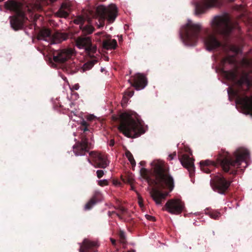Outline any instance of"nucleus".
Segmentation results:
<instances>
[{"label": "nucleus", "mask_w": 252, "mask_h": 252, "mask_svg": "<svg viewBox=\"0 0 252 252\" xmlns=\"http://www.w3.org/2000/svg\"><path fill=\"white\" fill-rule=\"evenodd\" d=\"M152 171L155 179L151 178L149 171L145 168L140 170V175L144 179L149 186L153 188L150 191V195L157 205H160L162 201L166 199L169 192H162L158 189H168L169 192L172 191L175 187L174 180L169 172L168 165L164 162L157 160L151 163Z\"/></svg>", "instance_id": "nucleus-1"}, {"label": "nucleus", "mask_w": 252, "mask_h": 252, "mask_svg": "<svg viewBox=\"0 0 252 252\" xmlns=\"http://www.w3.org/2000/svg\"><path fill=\"white\" fill-rule=\"evenodd\" d=\"M249 157V151L243 148H238L232 155L222 149L218 155L216 162L210 160L201 161L200 168L204 172L209 173L213 168L220 165L223 172L235 175L237 174V169L240 167L241 163L246 162ZM246 164L247 165V162Z\"/></svg>", "instance_id": "nucleus-2"}, {"label": "nucleus", "mask_w": 252, "mask_h": 252, "mask_svg": "<svg viewBox=\"0 0 252 252\" xmlns=\"http://www.w3.org/2000/svg\"><path fill=\"white\" fill-rule=\"evenodd\" d=\"M112 119L113 121L119 122L118 129L128 138H135L145 132L140 121L127 113H121L119 116L113 115Z\"/></svg>", "instance_id": "nucleus-3"}, {"label": "nucleus", "mask_w": 252, "mask_h": 252, "mask_svg": "<svg viewBox=\"0 0 252 252\" xmlns=\"http://www.w3.org/2000/svg\"><path fill=\"white\" fill-rule=\"evenodd\" d=\"M252 85L248 75L245 74L235 81L236 88L231 89V91L232 94L237 97V102L242 106L247 114L252 116V95H246V92L249 91Z\"/></svg>", "instance_id": "nucleus-4"}, {"label": "nucleus", "mask_w": 252, "mask_h": 252, "mask_svg": "<svg viewBox=\"0 0 252 252\" xmlns=\"http://www.w3.org/2000/svg\"><path fill=\"white\" fill-rule=\"evenodd\" d=\"M202 29L200 24H195L189 20L180 29L181 38L186 45L194 46L200 37Z\"/></svg>", "instance_id": "nucleus-5"}, {"label": "nucleus", "mask_w": 252, "mask_h": 252, "mask_svg": "<svg viewBox=\"0 0 252 252\" xmlns=\"http://www.w3.org/2000/svg\"><path fill=\"white\" fill-rule=\"evenodd\" d=\"M4 5L7 9L15 14L10 17V23L12 29L15 31L22 29L24 26V23L27 18L22 9L21 3L14 0H8L5 2Z\"/></svg>", "instance_id": "nucleus-6"}, {"label": "nucleus", "mask_w": 252, "mask_h": 252, "mask_svg": "<svg viewBox=\"0 0 252 252\" xmlns=\"http://www.w3.org/2000/svg\"><path fill=\"white\" fill-rule=\"evenodd\" d=\"M235 26L227 14L215 16L212 22L214 32L226 37L230 35Z\"/></svg>", "instance_id": "nucleus-7"}, {"label": "nucleus", "mask_w": 252, "mask_h": 252, "mask_svg": "<svg viewBox=\"0 0 252 252\" xmlns=\"http://www.w3.org/2000/svg\"><path fill=\"white\" fill-rule=\"evenodd\" d=\"M117 8L114 4H110L108 7L103 5L98 6L96 8L95 15L99 22L98 28L104 26L105 20L109 24L113 23L117 17Z\"/></svg>", "instance_id": "nucleus-8"}, {"label": "nucleus", "mask_w": 252, "mask_h": 252, "mask_svg": "<svg viewBox=\"0 0 252 252\" xmlns=\"http://www.w3.org/2000/svg\"><path fill=\"white\" fill-rule=\"evenodd\" d=\"M89 124L85 120L81 123V129L83 132L81 134L80 141L77 142L73 146V151L77 156H84L86 153L89 152L90 149L93 148V144L89 141L86 135L87 131H90L88 126Z\"/></svg>", "instance_id": "nucleus-9"}, {"label": "nucleus", "mask_w": 252, "mask_h": 252, "mask_svg": "<svg viewBox=\"0 0 252 252\" xmlns=\"http://www.w3.org/2000/svg\"><path fill=\"white\" fill-rule=\"evenodd\" d=\"M68 38V34L65 32H57L54 34L49 29L43 28L40 30L37 35L38 40H43L51 44H57L65 40Z\"/></svg>", "instance_id": "nucleus-10"}, {"label": "nucleus", "mask_w": 252, "mask_h": 252, "mask_svg": "<svg viewBox=\"0 0 252 252\" xmlns=\"http://www.w3.org/2000/svg\"><path fill=\"white\" fill-rule=\"evenodd\" d=\"M232 182V178H226L222 174H219L211 179L210 185L215 191L224 194L228 190Z\"/></svg>", "instance_id": "nucleus-11"}, {"label": "nucleus", "mask_w": 252, "mask_h": 252, "mask_svg": "<svg viewBox=\"0 0 252 252\" xmlns=\"http://www.w3.org/2000/svg\"><path fill=\"white\" fill-rule=\"evenodd\" d=\"M91 158H87L88 161L95 168H105L109 163L107 155L97 151H91L89 153Z\"/></svg>", "instance_id": "nucleus-12"}, {"label": "nucleus", "mask_w": 252, "mask_h": 252, "mask_svg": "<svg viewBox=\"0 0 252 252\" xmlns=\"http://www.w3.org/2000/svg\"><path fill=\"white\" fill-rule=\"evenodd\" d=\"M184 203L178 199H171L168 200L162 210L173 215H179L184 210Z\"/></svg>", "instance_id": "nucleus-13"}, {"label": "nucleus", "mask_w": 252, "mask_h": 252, "mask_svg": "<svg viewBox=\"0 0 252 252\" xmlns=\"http://www.w3.org/2000/svg\"><path fill=\"white\" fill-rule=\"evenodd\" d=\"M220 0H200L195 2V12L197 15L203 14L212 7L220 4Z\"/></svg>", "instance_id": "nucleus-14"}, {"label": "nucleus", "mask_w": 252, "mask_h": 252, "mask_svg": "<svg viewBox=\"0 0 252 252\" xmlns=\"http://www.w3.org/2000/svg\"><path fill=\"white\" fill-rule=\"evenodd\" d=\"M73 54V50L71 48L57 50L53 53V60L59 64L65 63L71 58Z\"/></svg>", "instance_id": "nucleus-15"}, {"label": "nucleus", "mask_w": 252, "mask_h": 252, "mask_svg": "<svg viewBox=\"0 0 252 252\" xmlns=\"http://www.w3.org/2000/svg\"><path fill=\"white\" fill-rule=\"evenodd\" d=\"M205 36H201L207 50L211 51L221 46V43L217 39L216 36L212 33H210L208 29L204 30Z\"/></svg>", "instance_id": "nucleus-16"}, {"label": "nucleus", "mask_w": 252, "mask_h": 252, "mask_svg": "<svg viewBox=\"0 0 252 252\" xmlns=\"http://www.w3.org/2000/svg\"><path fill=\"white\" fill-rule=\"evenodd\" d=\"M76 46L79 48H84L89 53H94L96 51V47L93 46L90 37L81 36L75 39Z\"/></svg>", "instance_id": "nucleus-17"}, {"label": "nucleus", "mask_w": 252, "mask_h": 252, "mask_svg": "<svg viewBox=\"0 0 252 252\" xmlns=\"http://www.w3.org/2000/svg\"><path fill=\"white\" fill-rule=\"evenodd\" d=\"M128 82L136 90L143 89L147 85L146 77L143 74L139 73L131 76Z\"/></svg>", "instance_id": "nucleus-18"}, {"label": "nucleus", "mask_w": 252, "mask_h": 252, "mask_svg": "<svg viewBox=\"0 0 252 252\" xmlns=\"http://www.w3.org/2000/svg\"><path fill=\"white\" fill-rule=\"evenodd\" d=\"M179 160L182 165L188 170L190 177L193 176L195 172L194 160L186 154H184L179 157Z\"/></svg>", "instance_id": "nucleus-19"}, {"label": "nucleus", "mask_w": 252, "mask_h": 252, "mask_svg": "<svg viewBox=\"0 0 252 252\" xmlns=\"http://www.w3.org/2000/svg\"><path fill=\"white\" fill-rule=\"evenodd\" d=\"M98 245L97 242L85 239L80 247V252H95Z\"/></svg>", "instance_id": "nucleus-20"}, {"label": "nucleus", "mask_w": 252, "mask_h": 252, "mask_svg": "<svg viewBox=\"0 0 252 252\" xmlns=\"http://www.w3.org/2000/svg\"><path fill=\"white\" fill-rule=\"evenodd\" d=\"M74 23L76 24H81V29L82 30V32L84 34H89L94 31V28L93 26L90 25H87L83 27V24L84 22V19L82 17H79L74 21Z\"/></svg>", "instance_id": "nucleus-21"}, {"label": "nucleus", "mask_w": 252, "mask_h": 252, "mask_svg": "<svg viewBox=\"0 0 252 252\" xmlns=\"http://www.w3.org/2000/svg\"><path fill=\"white\" fill-rule=\"evenodd\" d=\"M101 198L102 196L100 192H95L93 197L85 205L84 208L85 210H89L91 209L93 206L97 202L101 201Z\"/></svg>", "instance_id": "nucleus-22"}, {"label": "nucleus", "mask_w": 252, "mask_h": 252, "mask_svg": "<svg viewBox=\"0 0 252 252\" xmlns=\"http://www.w3.org/2000/svg\"><path fill=\"white\" fill-rule=\"evenodd\" d=\"M109 36L108 39H105L102 42V47L106 50L115 49L118 46L117 42L116 39H111Z\"/></svg>", "instance_id": "nucleus-23"}, {"label": "nucleus", "mask_w": 252, "mask_h": 252, "mask_svg": "<svg viewBox=\"0 0 252 252\" xmlns=\"http://www.w3.org/2000/svg\"><path fill=\"white\" fill-rule=\"evenodd\" d=\"M65 69L68 73H73L77 70V66L74 62L69 61L67 63H65Z\"/></svg>", "instance_id": "nucleus-24"}, {"label": "nucleus", "mask_w": 252, "mask_h": 252, "mask_svg": "<svg viewBox=\"0 0 252 252\" xmlns=\"http://www.w3.org/2000/svg\"><path fill=\"white\" fill-rule=\"evenodd\" d=\"M67 8L66 4H63L61 7L58 10L56 14L57 16L62 18H66L68 16V13L65 10Z\"/></svg>", "instance_id": "nucleus-25"}, {"label": "nucleus", "mask_w": 252, "mask_h": 252, "mask_svg": "<svg viewBox=\"0 0 252 252\" xmlns=\"http://www.w3.org/2000/svg\"><path fill=\"white\" fill-rule=\"evenodd\" d=\"M222 63L224 64L226 63L233 64L235 63L236 60L233 56H227L222 59L221 61Z\"/></svg>", "instance_id": "nucleus-26"}, {"label": "nucleus", "mask_w": 252, "mask_h": 252, "mask_svg": "<svg viewBox=\"0 0 252 252\" xmlns=\"http://www.w3.org/2000/svg\"><path fill=\"white\" fill-rule=\"evenodd\" d=\"M96 62L97 61L95 60H92L87 62L84 63L83 66V70L86 71L91 69Z\"/></svg>", "instance_id": "nucleus-27"}, {"label": "nucleus", "mask_w": 252, "mask_h": 252, "mask_svg": "<svg viewBox=\"0 0 252 252\" xmlns=\"http://www.w3.org/2000/svg\"><path fill=\"white\" fill-rule=\"evenodd\" d=\"M126 156L132 166H135L136 162L132 154L128 151L126 152Z\"/></svg>", "instance_id": "nucleus-28"}, {"label": "nucleus", "mask_w": 252, "mask_h": 252, "mask_svg": "<svg viewBox=\"0 0 252 252\" xmlns=\"http://www.w3.org/2000/svg\"><path fill=\"white\" fill-rule=\"evenodd\" d=\"M208 215L212 219L217 220L220 217V213L217 211H210L208 212Z\"/></svg>", "instance_id": "nucleus-29"}, {"label": "nucleus", "mask_w": 252, "mask_h": 252, "mask_svg": "<svg viewBox=\"0 0 252 252\" xmlns=\"http://www.w3.org/2000/svg\"><path fill=\"white\" fill-rule=\"evenodd\" d=\"M119 237L120 242L123 244H125L126 243V237L125 233L122 230H120L119 233Z\"/></svg>", "instance_id": "nucleus-30"}, {"label": "nucleus", "mask_w": 252, "mask_h": 252, "mask_svg": "<svg viewBox=\"0 0 252 252\" xmlns=\"http://www.w3.org/2000/svg\"><path fill=\"white\" fill-rule=\"evenodd\" d=\"M134 93V92L133 90H131L130 89H127L125 92V95L123 97V101H125V102H126L127 101V98H126V96L127 95L128 97H131L133 95Z\"/></svg>", "instance_id": "nucleus-31"}, {"label": "nucleus", "mask_w": 252, "mask_h": 252, "mask_svg": "<svg viewBox=\"0 0 252 252\" xmlns=\"http://www.w3.org/2000/svg\"><path fill=\"white\" fill-rule=\"evenodd\" d=\"M226 75L228 76V78L229 79H231L232 80H234L236 78V75L235 73L232 71L228 72L226 71L225 72Z\"/></svg>", "instance_id": "nucleus-32"}, {"label": "nucleus", "mask_w": 252, "mask_h": 252, "mask_svg": "<svg viewBox=\"0 0 252 252\" xmlns=\"http://www.w3.org/2000/svg\"><path fill=\"white\" fill-rule=\"evenodd\" d=\"M114 207L115 209L121 211L122 214H124L127 212V209L122 206H115Z\"/></svg>", "instance_id": "nucleus-33"}, {"label": "nucleus", "mask_w": 252, "mask_h": 252, "mask_svg": "<svg viewBox=\"0 0 252 252\" xmlns=\"http://www.w3.org/2000/svg\"><path fill=\"white\" fill-rule=\"evenodd\" d=\"M113 214H116L120 220L123 219L122 215L119 213H116L115 211H108V215L109 217H112Z\"/></svg>", "instance_id": "nucleus-34"}, {"label": "nucleus", "mask_w": 252, "mask_h": 252, "mask_svg": "<svg viewBox=\"0 0 252 252\" xmlns=\"http://www.w3.org/2000/svg\"><path fill=\"white\" fill-rule=\"evenodd\" d=\"M98 184L101 187L108 185V181L107 180H102L98 181Z\"/></svg>", "instance_id": "nucleus-35"}, {"label": "nucleus", "mask_w": 252, "mask_h": 252, "mask_svg": "<svg viewBox=\"0 0 252 252\" xmlns=\"http://www.w3.org/2000/svg\"><path fill=\"white\" fill-rule=\"evenodd\" d=\"M104 175V171L102 170H98L96 171V175L98 178H101Z\"/></svg>", "instance_id": "nucleus-36"}, {"label": "nucleus", "mask_w": 252, "mask_h": 252, "mask_svg": "<svg viewBox=\"0 0 252 252\" xmlns=\"http://www.w3.org/2000/svg\"><path fill=\"white\" fill-rule=\"evenodd\" d=\"M145 217L148 220L153 221H155L156 220L155 218L153 216H150L149 215H145Z\"/></svg>", "instance_id": "nucleus-37"}, {"label": "nucleus", "mask_w": 252, "mask_h": 252, "mask_svg": "<svg viewBox=\"0 0 252 252\" xmlns=\"http://www.w3.org/2000/svg\"><path fill=\"white\" fill-rule=\"evenodd\" d=\"M176 156V152H174L173 153L171 154H170L169 156H168V159L169 160H172Z\"/></svg>", "instance_id": "nucleus-38"}, {"label": "nucleus", "mask_w": 252, "mask_h": 252, "mask_svg": "<svg viewBox=\"0 0 252 252\" xmlns=\"http://www.w3.org/2000/svg\"><path fill=\"white\" fill-rule=\"evenodd\" d=\"M114 144H115L114 139H111L109 141V146L110 147H113L114 145Z\"/></svg>", "instance_id": "nucleus-39"}, {"label": "nucleus", "mask_w": 252, "mask_h": 252, "mask_svg": "<svg viewBox=\"0 0 252 252\" xmlns=\"http://www.w3.org/2000/svg\"><path fill=\"white\" fill-rule=\"evenodd\" d=\"M132 179L130 178H128L126 180L125 179H123V181L124 182H127L128 183H131L132 182Z\"/></svg>", "instance_id": "nucleus-40"}, {"label": "nucleus", "mask_w": 252, "mask_h": 252, "mask_svg": "<svg viewBox=\"0 0 252 252\" xmlns=\"http://www.w3.org/2000/svg\"><path fill=\"white\" fill-rule=\"evenodd\" d=\"M94 118V115H90L88 117L87 119L89 121H92Z\"/></svg>", "instance_id": "nucleus-41"}, {"label": "nucleus", "mask_w": 252, "mask_h": 252, "mask_svg": "<svg viewBox=\"0 0 252 252\" xmlns=\"http://www.w3.org/2000/svg\"><path fill=\"white\" fill-rule=\"evenodd\" d=\"M198 242H197V244L198 245H201V244H203V239H200V238H198V240H197Z\"/></svg>", "instance_id": "nucleus-42"}, {"label": "nucleus", "mask_w": 252, "mask_h": 252, "mask_svg": "<svg viewBox=\"0 0 252 252\" xmlns=\"http://www.w3.org/2000/svg\"><path fill=\"white\" fill-rule=\"evenodd\" d=\"M110 240L113 245L115 246L116 244V242L115 239L110 238Z\"/></svg>", "instance_id": "nucleus-43"}, {"label": "nucleus", "mask_w": 252, "mask_h": 252, "mask_svg": "<svg viewBox=\"0 0 252 252\" xmlns=\"http://www.w3.org/2000/svg\"><path fill=\"white\" fill-rule=\"evenodd\" d=\"M113 184L115 185H117L120 184V183L118 181H117V180H114L113 181Z\"/></svg>", "instance_id": "nucleus-44"}, {"label": "nucleus", "mask_w": 252, "mask_h": 252, "mask_svg": "<svg viewBox=\"0 0 252 252\" xmlns=\"http://www.w3.org/2000/svg\"><path fill=\"white\" fill-rule=\"evenodd\" d=\"M140 163L142 166L144 165V161H141Z\"/></svg>", "instance_id": "nucleus-45"}, {"label": "nucleus", "mask_w": 252, "mask_h": 252, "mask_svg": "<svg viewBox=\"0 0 252 252\" xmlns=\"http://www.w3.org/2000/svg\"><path fill=\"white\" fill-rule=\"evenodd\" d=\"M127 252H135V251L134 250H131V251H128Z\"/></svg>", "instance_id": "nucleus-46"}, {"label": "nucleus", "mask_w": 252, "mask_h": 252, "mask_svg": "<svg viewBox=\"0 0 252 252\" xmlns=\"http://www.w3.org/2000/svg\"><path fill=\"white\" fill-rule=\"evenodd\" d=\"M52 2H54V1H56L57 0H50Z\"/></svg>", "instance_id": "nucleus-47"}, {"label": "nucleus", "mask_w": 252, "mask_h": 252, "mask_svg": "<svg viewBox=\"0 0 252 252\" xmlns=\"http://www.w3.org/2000/svg\"><path fill=\"white\" fill-rule=\"evenodd\" d=\"M101 33V32H98V33H97V34L99 35V34H100Z\"/></svg>", "instance_id": "nucleus-48"}, {"label": "nucleus", "mask_w": 252, "mask_h": 252, "mask_svg": "<svg viewBox=\"0 0 252 252\" xmlns=\"http://www.w3.org/2000/svg\"><path fill=\"white\" fill-rule=\"evenodd\" d=\"M228 94H230V91L229 90L228 91Z\"/></svg>", "instance_id": "nucleus-49"}]
</instances>
